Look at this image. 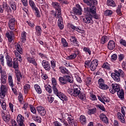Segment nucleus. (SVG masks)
<instances>
[{"label": "nucleus", "instance_id": "nucleus-27", "mask_svg": "<svg viewBox=\"0 0 126 126\" xmlns=\"http://www.w3.org/2000/svg\"><path fill=\"white\" fill-rule=\"evenodd\" d=\"M15 49L20 55H22L23 54V51L22 50V48H21V46H20V45L18 43L15 45Z\"/></svg>", "mask_w": 126, "mask_h": 126}, {"label": "nucleus", "instance_id": "nucleus-2", "mask_svg": "<svg viewBox=\"0 0 126 126\" xmlns=\"http://www.w3.org/2000/svg\"><path fill=\"white\" fill-rule=\"evenodd\" d=\"M85 67H90L92 71H94L97 66H98V61L96 60H93L92 62L88 60L85 62Z\"/></svg>", "mask_w": 126, "mask_h": 126}, {"label": "nucleus", "instance_id": "nucleus-57", "mask_svg": "<svg viewBox=\"0 0 126 126\" xmlns=\"http://www.w3.org/2000/svg\"><path fill=\"white\" fill-rule=\"evenodd\" d=\"M98 83L99 87H100L101 85H102L103 84H104V80H103V79L102 78L99 79L98 81Z\"/></svg>", "mask_w": 126, "mask_h": 126}, {"label": "nucleus", "instance_id": "nucleus-17", "mask_svg": "<svg viewBox=\"0 0 126 126\" xmlns=\"http://www.w3.org/2000/svg\"><path fill=\"white\" fill-rule=\"evenodd\" d=\"M37 111L41 116H45L46 115V110H45V108L42 106H37Z\"/></svg>", "mask_w": 126, "mask_h": 126}, {"label": "nucleus", "instance_id": "nucleus-48", "mask_svg": "<svg viewBox=\"0 0 126 126\" xmlns=\"http://www.w3.org/2000/svg\"><path fill=\"white\" fill-rule=\"evenodd\" d=\"M79 99H81V100L84 101V100L86 99V97L85 96V94H81V93H80V94L79 95Z\"/></svg>", "mask_w": 126, "mask_h": 126}, {"label": "nucleus", "instance_id": "nucleus-30", "mask_svg": "<svg viewBox=\"0 0 126 126\" xmlns=\"http://www.w3.org/2000/svg\"><path fill=\"white\" fill-rule=\"evenodd\" d=\"M6 60L8 66L11 67V66H12V60L11 58L9 57V56H6Z\"/></svg>", "mask_w": 126, "mask_h": 126}, {"label": "nucleus", "instance_id": "nucleus-13", "mask_svg": "<svg viewBox=\"0 0 126 126\" xmlns=\"http://www.w3.org/2000/svg\"><path fill=\"white\" fill-rule=\"evenodd\" d=\"M56 18H59L58 20V26L60 28V29H61V30H63V17H62V15H58L56 17H55Z\"/></svg>", "mask_w": 126, "mask_h": 126}, {"label": "nucleus", "instance_id": "nucleus-15", "mask_svg": "<svg viewBox=\"0 0 126 126\" xmlns=\"http://www.w3.org/2000/svg\"><path fill=\"white\" fill-rule=\"evenodd\" d=\"M42 64L45 70L49 71L51 69V65L48 61L43 60L42 62Z\"/></svg>", "mask_w": 126, "mask_h": 126}, {"label": "nucleus", "instance_id": "nucleus-9", "mask_svg": "<svg viewBox=\"0 0 126 126\" xmlns=\"http://www.w3.org/2000/svg\"><path fill=\"white\" fill-rule=\"evenodd\" d=\"M76 7H73L72 9V12H71L72 14H76V15H81L82 14V9L79 4L76 5Z\"/></svg>", "mask_w": 126, "mask_h": 126}, {"label": "nucleus", "instance_id": "nucleus-47", "mask_svg": "<svg viewBox=\"0 0 126 126\" xmlns=\"http://www.w3.org/2000/svg\"><path fill=\"white\" fill-rule=\"evenodd\" d=\"M2 6L3 8V10H5V11H7V12H8V9H10V7H8V6L6 4H3Z\"/></svg>", "mask_w": 126, "mask_h": 126}, {"label": "nucleus", "instance_id": "nucleus-16", "mask_svg": "<svg viewBox=\"0 0 126 126\" xmlns=\"http://www.w3.org/2000/svg\"><path fill=\"white\" fill-rule=\"evenodd\" d=\"M8 26L10 30H14L15 27V19L14 18H12L9 20Z\"/></svg>", "mask_w": 126, "mask_h": 126}, {"label": "nucleus", "instance_id": "nucleus-39", "mask_svg": "<svg viewBox=\"0 0 126 126\" xmlns=\"http://www.w3.org/2000/svg\"><path fill=\"white\" fill-rule=\"evenodd\" d=\"M70 28L73 30H75V31H77V32H78L79 33L81 32V29H79L78 27H75L73 25H71L70 26Z\"/></svg>", "mask_w": 126, "mask_h": 126}, {"label": "nucleus", "instance_id": "nucleus-41", "mask_svg": "<svg viewBox=\"0 0 126 126\" xmlns=\"http://www.w3.org/2000/svg\"><path fill=\"white\" fill-rule=\"evenodd\" d=\"M46 91H47V92H48V93H50L51 94V93H52L53 92V90H52V87H51V86L50 85H45L44 86Z\"/></svg>", "mask_w": 126, "mask_h": 126}, {"label": "nucleus", "instance_id": "nucleus-59", "mask_svg": "<svg viewBox=\"0 0 126 126\" xmlns=\"http://www.w3.org/2000/svg\"><path fill=\"white\" fill-rule=\"evenodd\" d=\"M117 58L118 56H117V54H114L111 56V61L114 62V61H116V60H117Z\"/></svg>", "mask_w": 126, "mask_h": 126}, {"label": "nucleus", "instance_id": "nucleus-37", "mask_svg": "<svg viewBox=\"0 0 126 126\" xmlns=\"http://www.w3.org/2000/svg\"><path fill=\"white\" fill-rule=\"evenodd\" d=\"M21 41L22 43H25V41H26V32H24L21 33Z\"/></svg>", "mask_w": 126, "mask_h": 126}, {"label": "nucleus", "instance_id": "nucleus-62", "mask_svg": "<svg viewBox=\"0 0 126 126\" xmlns=\"http://www.w3.org/2000/svg\"><path fill=\"white\" fill-rule=\"evenodd\" d=\"M18 99L20 103H22V101H23V96L22 94H19Z\"/></svg>", "mask_w": 126, "mask_h": 126}, {"label": "nucleus", "instance_id": "nucleus-28", "mask_svg": "<svg viewBox=\"0 0 126 126\" xmlns=\"http://www.w3.org/2000/svg\"><path fill=\"white\" fill-rule=\"evenodd\" d=\"M16 76L17 77V80L18 81V82H20V80L22 78V75H21V72H20V71H19L18 70H16Z\"/></svg>", "mask_w": 126, "mask_h": 126}, {"label": "nucleus", "instance_id": "nucleus-34", "mask_svg": "<svg viewBox=\"0 0 126 126\" xmlns=\"http://www.w3.org/2000/svg\"><path fill=\"white\" fill-rule=\"evenodd\" d=\"M34 89L38 93V94H41L42 93V90L41 89V88L39 87V86L38 84L34 85Z\"/></svg>", "mask_w": 126, "mask_h": 126}, {"label": "nucleus", "instance_id": "nucleus-46", "mask_svg": "<svg viewBox=\"0 0 126 126\" xmlns=\"http://www.w3.org/2000/svg\"><path fill=\"white\" fill-rule=\"evenodd\" d=\"M113 14V11L111 10H106V11L104 12V15L106 16H110V15H112Z\"/></svg>", "mask_w": 126, "mask_h": 126}, {"label": "nucleus", "instance_id": "nucleus-12", "mask_svg": "<svg viewBox=\"0 0 126 126\" xmlns=\"http://www.w3.org/2000/svg\"><path fill=\"white\" fill-rule=\"evenodd\" d=\"M8 83L10 86L11 87L14 94L16 95V94H17V92H16V89L13 88L14 87V84H13V80H12V77L11 76H8Z\"/></svg>", "mask_w": 126, "mask_h": 126}, {"label": "nucleus", "instance_id": "nucleus-33", "mask_svg": "<svg viewBox=\"0 0 126 126\" xmlns=\"http://www.w3.org/2000/svg\"><path fill=\"white\" fill-rule=\"evenodd\" d=\"M80 122L81 124H86V117L84 115H81L80 117Z\"/></svg>", "mask_w": 126, "mask_h": 126}, {"label": "nucleus", "instance_id": "nucleus-32", "mask_svg": "<svg viewBox=\"0 0 126 126\" xmlns=\"http://www.w3.org/2000/svg\"><path fill=\"white\" fill-rule=\"evenodd\" d=\"M65 78H66L67 82L69 83H73V78L71 77L70 75H65Z\"/></svg>", "mask_w": 126, "mask_h": 126}, {"label": "nucleus", "instance_id": "nucleus-4", "mask_svg": "<svg viewBox=\"0 0 126 126\" xmlns=\"http://www.w3.org/2000/svg\"><path fill=\"white\" fill-rule=\"evenodd\" d=\"M85 3H86L88 6L90 7L84 8V11L86 12V10L89 9V10H91V8L93 9V7H96L95 5H97V0H83Z\"/></svg>", "mask_w": 126, "mask_h": 126}, {"label": "nucleus", "instance_id": "nucleus-51", "mask_svg": "<svg viewBox=\"0 0 126 126\" xmlns=\"http://www.w3.org/2000/svg\"><path fill=\"white\" fill-rule=\"evenodd\" d=\"M107 41V36H103L101 37V44H105V43H106V42Z\"/></svg>", "mask_w": 126, "mask_h": 126}, {"label": "nucleus", "instance_id": "nucleus-40", "mask_svg": "<svg viewBox=\"0 0 126 126\" xmlns=\"http://www.w3.org/2000/svg\"><path fill=\"white\" fill-rule=\"evenodd\" d=\"M30 84H26L25 86H24V90L25 93H27L29 90H30Z\"/></svg>", "mask_w": 126, "mask_h": 126}, {"label": "nucleus", "instance_id": "nucleus-26", "mask_svg": "<svg viewBox=\"0 0 126 126\" xmlns=\"http://www.w3.org/2000/svg\"><path fill=\"white\" fill-rule=\"evenodd\" d=\"M59 80L62 85H64L67 84V81L66 80L65 76H63V77H60Z\"/></svg>", "mask_w": 126, "mask_h": 126}, {"label": "nucleus", "instance_id": "nucleus-23", "mask_svg": "<svg viewBox=\"0 0 126 126\" xmlns=\"http://www.w3.org/2000/svg\"><path fill=\"white\" fill-rule=\"evenodd\" d=\"M117 95L121 99V100H124L125 99V92L123 89L119 90V91L117 92Z\"/></svg>", "mask_w": 126, "mask_h": 126}, {"label": "nucleus", "instance_id": "nucleus-14", "mask_svg": "<svg viewBox=\"0 0 126 126\" xmlns=\"http://www.w3.org/2000/svg\"><path fill=\"white\" fill-rule=\"evenodd\" d=\"M83 20V23L86 24H93V20L90 16L87 15Z\"/></svg>", "mask_w": 126, "mask_h": 126}, {"label": "nucleus", "instance_id": "nucleus-31", "mask_svg": "<svg viewBox=\"0 0 126 126\" xmlns=\"http://www.w3.org/2000/svg\"><path fill=\"white\" fill-rule=\"evenodd\" d=\"M60 69L62 73H63V74H68L69 73V71L64 67L61 66L60 67Z\"/></svg>", "mask_w": 126, "mask_h": 126}, {"label": "nucleus", "instance_id": "nucleus-64", "mask_svg": "<svg viewBox=\"0 0 126 126\" xmlns=\"http://www.w3.org/2000/svg\"><path fill=\"white\" fill-rule=\"evenodd\" d=\"M122 68L124 70H126V63L125 62H123L122 63Z\"/></svg>", "mask_w": 126, "mask_h": 126}, {"label": "nucleus", "instance_id": "nucleus-19", "mask_svg": "<svg viewBox=\"0 0 126 126\" xmlns=\"http://www.w3.org/2000/svg\"><path fill=\"white\" fill-rule=\"evenodd\" d=\"M99 118L101 121H102V122H103L105 124H109V120H108V118L107 117V116H106L105 114L103 113L100 114V115H99Z\"/></svg>", "mask_w": 126, "mask_h": 126}, {"label": "nucleus", "instance_id": "nucleus-38", "mask_svg": "<svg viewBox=\"0 0 126 126\" xmlns=\"http://www.w3.org/2000/svg\"><path fill=\"white\" fill-rule=\"evenodd\" d=\"M27 60L28 61L29 63H32V64H34V65H37V63L35 61L34 58L28 57L27 58Z\"/></svg>", "mask_w": 126, "mask_h": 126}, {"label": "nucleus", "instance_id": "nucleus-63", "mask_svg": "<svg viewBox=\"0 0 126 126\" xmlns=\"http://www.w3.org/2000/svg\"><path fill=\"white\" fill-rule=\"evenodd\" d=\"M125 58V55L124 54H120L119 55V60L120 62H122Z\"/></svg>", "mask_w": 126, "mask_h": 126}, {"label": "nucleus", "instance_id": "nucleus-8", "mask_svg": "<svg viewBox=\"0 0 126 126\" xmlns=\"http://www.w3.org/2000/svg\"><path fill=\"white\" fill-rule=\"evenodd\" d=\"M121 90L120 85L118 84H112L111 88L109 89V92L111 94H115L116 92H118Z\"/></svg>", "mask_w": 126, "mask_h": 126}, {"label": "nucleus", "instance_id": "nucleus-54", "mask_svg": "<svg viewBox=\"0 0 126 126\" xmlns=\"http://www.w3.org/2000/svg\"><path fill=\"white\" fill-rule=\"evenodd\" d=\"M13 64L14 68L15 69H16V68H18V62L17 61H14Z\"/></svg>", "mask_w": 126, "mask_h": 126}, {"label": "nucleus", "instance_id": "nucleus-7", "mask_svg": "<svg viewBox=\"0 0 126 126\" xmlns=\"http://www.w3.org/2000/svg\"><path fill=\"white\" fill-rule=\"evenodd\" d=\"M29 2L32 9L34 10L35 12L36 16H37V17H41V15H40V11H39V9L36 7V5L35 4L34 1L32 0H30Z\"/></svg>", "mask_w": 126, "mask_h": 126}, {"label": "nucleus", "instance_id": "nucleus-22", "mask_svg": "<svg viewBox=\"0 0 126 126\" xmlns=\"http://www.w3.org/2000/svg\"><path fill=\"white\" fill-rule=\"evenodd\" d=\"M1 115L3 121H4V122H6V123H8V122L10 121V117L9 116V115L5 114V113H3V112H1Z\"/></svg>", "mask_w": 126, "mask_h": 126}, {"label": "nucleus", "instance_id": "nucleus-24", "mask_svg": "<svg viewBox=\"0 0 126 126\" xmlns=\"http://www.w3.org/2000/svg\"><path fill=\"white\" fill-rule=\"evenodd\" d=\"M57 96H58V97H59V98L62 101H67V97H66L63 93L59 92V94H57Z\"/></svg>", "mask_w": 126, "mask_h": 126}, {"label": "nucleus", "instance_id": "nucleus-42", "mask_svg": "<svg viewBox=\"0 0 126 126\" xmlns=\"http://www.w3.org/2000/svg\"><path fill=\"white\" fill-rule=\"evenodd\" d=\"M102 67L106 69H111V65L108 63H105L102 65Z\"/></svg>", "mask_w": 126, "mask_h": 126}, {"label": "nucleus", "instance_id": "nucleus-56", "mask_svg": "<svg viewBox=\"0 0 126 126\" xmlns=\"http://www.w3.org/2000/svg\"><path fill=\"white\" fill-rule=\"evenodd\" d=\"M102 101L101 100V102L102 103H103L104 105L106 104L105 102H106V103H109V100H108V99H107V98L105 96H102Z\"/></svg>", "mask_w": 126, "mask_h": 126}, {"label": "nucleus", "instance_id": "nucleus-43", "mask_svg": "<svg viewBox=\"0 0 126 126\" xmlns=\"http://www.w3.org/2000/svg\"><path fill=\"white\" fill-rule=\"evenodd\" d=\"M0 103L3 110H6V103L2 100H0Z\"/></svg>", "mask_w": 126, "mask_h": 126}, {"label": "nucleus", "instance_id": "nucleus-5", "mask_svg": "<svg viewBox=\"0 0 126 126\" xmlns=\"http://www.w3.org/2000/svg\"><path fill=\"white\" fill-rule=\"evenodd\" d=\"M80 90H81V89L79 88H76L73 89L70 88L67 90V93L71 96L77 97V96H79L80 93H81Z\"/></svg>", "mask_w": 126, "mask_h": 126}, {"label": "nucleus", "instance_id": "nucleus-25", "mask_svg": "<svg viewBox=\"0 0 126 126\" xmlns=\"http://www.w3.org/2000/svg\"><path fill=\"white\" fill-rule=\"evenodd\" d=\"M117 118L121 123H123V124L126 122L125 120V116H124L123 114H122V113L120 112L117 113Z\"/></svg>", "mask_w": 126, "mask_h": 126}, {"label": "nucleus", "instance_id": "nucleus-53", "mask_svg": "<svg viewBox=\"0 0 126 126\" xmlns=\"http://www.w3.org/2000/svg\"><path fill=\"white\" fill-rule=\"evenodd\" d=\"M67 121L68 122V124L70 125V126L71 125H72L74 123H75L74 122H73V118H71V117H68L67 118Z\"/></svg>", "mask_w": 126, "mask_h": 126}, {"label": "nucleus", "instance_id": "nucleus-61", "mask_svg": "<svg viewBox=\"0 0 126 126\" xmlns=\"http://www.w3.org/2000/svg\"><path fill=\"white\" fill-rule=\"evenodd\" d=\"M97 107L98 108H99V109H100V110H101L102 111H103L104 112H106V109L105 108L104 106L98 104L97 105Z\"/></svg>", "mask_w": 126, "mask_h": 126}, {"label": "nucleus", "instance_id": "nucleus-18", "mask_svg": "<svg viewBox=\"0 0 126 126\" xmlns=\"http://www.w3.org/2000/svg\"><path fill=\"white\" fill-rule=\"evenodd\" d=\"M70 42L76 47H78L79 45L78 44V41H77V39L74 36H71L70 38Z\"/></svg>", "mask_w": 126, "mask_h": 126}, {"label": "nucleus", "instance_id": "nucleus-29", "mask_svg": "<svg viewBox=\"0 0 126 126\" xmlns=\"http://www.w3.org/2000/svg\"><path fill=\"white\" fill-rule=\"evenodd\" d=\"M32 120L34 121V122H36V123H41L42 122L41 117L36 115L32 116Z\"/></svg>", "mask_w": 126, "mask_h": 126}, {"label": "nucleus", "instance_id": "nucleus-55", "mask_svg": "<svg viewBox=\"0 0 126 126\" xmlns=\"http://www.w3.org/2000/svg\"><path fill=\"white\" fill-rule=\"evenodd\" d=\"M83 51L86 53H88L89 55H91V50H90L89 48L84 47L83 48Z\"/></svg>", "mask_w": 126, "mask_h": 126}, {"label": "nucleus", "instance_id": "nucleus-3", "mask_svg": "<svg viewBox=\"0 0 126 126\" xmlns=\"http://www.w3.org/2000/svg\"><path fill=\"white\" fill-rule=\"evenodd\" d=\"M85 13L86 15L93 17L94 19H99V16L96 13V7H93V8H91L90 10L89 8L87 9Z\"/></svg>", "mask_w": 126, "mask_h": 126}, {"label": "nucleus", "instance_id": "nucleus-10", "mask_svg": "<svg viewBox=\"0 0 126 126\" xmlns=\"http://www.w3.org/2000/svg\"><path fill=\"white\" fill-rule=\"evenodd\" d=\"M6 94H7V88H6V86L1 85L0 88V96L4 98Z\"/></svg>", "mask_w": 126, "mask_h": 126}, {"label": "nucleus", "instance_id": "nucleus-1", "mask_svg": "<svg viewBox=\"0 0 126 126\" xmlns=\"http://www.w3.org/2000/svg\"><path fill=\"white\" fill-rule=\"evenodd\" d=\"M111 77L113 78V80L116 82H120L121 76L123 78H124L126 74L123 70L119 69L118 70H115L114 73H111Z\"/></svg>", "mask_w": 126, "mask_h": 126}, {"label": "nucleus", "instance_id": "nucleus-50", "mask_svg": "<svg viewBox=\"0 0 126 126\" xmlns=\"http://www.w3.org/2000/svg\"><path fill=\"white\" fill-rule=\"evenodd\" d=\"M99 88L100 89H103V90H107V89H108V88H109V87L108 86V85H107L105 84H103L102 85H101L99 87Z\"/></svg>", "mask_w": 126, "mask_h": 126}, {"label": "nucleus", "instance_id": "nucleus-52", "mask_svg": "<svg viewBox=\"0 0 126 126\" xmlns=\"http://www.w3.org/2000/svg\"><path fill=\"white\" fill-rule=\"evenodd\" d=\"M62 43L63 47H67V42H66L64 38H62Z\"/></svg>", "mask_w": 126, "mask_h": 126}, {"label": "nucleus", "instance_id": "nucleus-58", "mask_svg": "<svg viewBox=\"0 0 126 126\" xmlns=\"http://www.w3.org/2000/svg\"><path fill=\"white\" fill-rule=\"evenodd\" d=\"M22 3L23 5L24 6H27L28 5V0H21Z\"/></svg>", "mask_w": 126, "mask_h": 126}, {"label": "nucleus", "instance_id": "nucleus-20", "mask_svg": "<svg viewBox=\"0 0 126 126\" xmlns=\"http://www.w3.org/2000/svg\"><path fill=\"white\" fill-rule=\"evenodd\" d=\"M115 48H116V43H115V41L113 40L109 41L108 44V48L109 50L112 51V50H114Z\"/></svg>", "mask_w": 126, "mask_h": 126}, {"label": "nucleus", "instance_id": "nucleus-11", "mask_svg": "<svg viewBox=\"0 0 126 126\" xmlns=\"http://www.w3.org/2000/svg\"><path fill=\"white\" fill-rule=\"evenodd\" d=\"M16 121L19 126H25V125H24V117L22 116L21 114H19L17 116Z\"/></svg>", "mask_w": 126, "mask_h": 126}, {"label": "nucleus", "instance_id": "nucleus-45", "mask_svg": "<svg viewBox=\"0 0 126 126\" xmlns=\"http://www.w3.org/2000/svg\"><path fill=\"white\" fill-rule=\"evenodd\" d=\"M95 113H96V108L89 109L88 111V115H92L95 114Z\"/></svg>", "mask_w": 126, "mask_h": 126}, {"label": "nucleus", "instance_id": "nucleus-60", "mask_svg": "<svg viewBox=\"0 0 126 126\" xmlns=\"http://www.w3.org/2000/svg\"><path fill=\"white\" fill-rule=\"evenodd\" d=\"M1 82L2 84H5L6 83V77H1Z\"/></svg>", "mask_w": 126, "mask_h": 126}, {"label": "nucleus", "instance_id": "nucleus-49", "mask_svg": "<svg viewBox=\"0 0 126 126\" xmlns=\"http://www.w3.org/2000/svg\"><path fill=\"white\" fill-rule=\"evenodd\" d=\"M76 54L74 53L69 56H68L66 59L67 60H72V59H75L76 58Z\"/></svg>", "mask_w": 126, "mask_h": 126}, {"label": "nucleus", "instance_id": "nucleus-6", "mask_svg": "<svg viewBox=\"0 0 126 126\" xmlns=\"http://www.w3.org/2000/svg\"><path fill=\"white\" fill-rule=\"evenodd\" d=\"M52 5L56 9L55 16H59L62 15V11H61V6L60 4L57 2H53Z\"/></svg>", "mask_w": 126, "mask_h": 126}, {"label": "nucleus", "instance_id": "nucleus-35", "mask_svg": "<svg viewBox=\"0 0 126 126\" xmlns=\"http://www.w3.org/2000/svg\"><path fill=\"white\" fill-rule=\"evenodd\" d=\"M107 4L108 6H112L113 7H115V6H116V3L113 0H107Z\"/></svg>", "mask_w": 126, "mask_h": 126}, {"label": "nucleus", "instance_id": "nucleus-44", "mask_svg": "<svg viewBox=\"0 0 126 126\" xmlns=\"http://www.w3.org/2000/svg\"><path fill=\"white\" fill-rule=\"evenodd\" d=\"M52 89L53 90V92L54 94L57 95V94H59V90H58V88H57V86H53Z\"/></svg>", "mask_w": 126, "mask_h": 126}, {"label": "nucleus", "instance_id": "nucleus-21", "mask_svg": "<svg viewBox=\"0 0 126 126\" xmlns=\"http://www.w3.org/2000/svg\"><path fill=\"white\" fill-rule=\"evenodd\" d=\"M9 5L10 6L11 8L14 11L16 10V2H15V1L14 0H10L9 1Z\"/></svg>", "mask_w": 126, "mask_h": 126}, {"label": "nucleus", "instance_id": "nucleus-36", "mask_svg": "<svg viewBox=\"0 0 126 126\" xmlns=\"http://www.w3.org/2000/svg\"><path fill=\"white\" fill-rule=\"evenodd\" d=\"M35 31L37 33V36H41V33H42V29H41V27L39 26H37L35 27Z\"/></svg>", "mask_w": 126, "mask_h": 126}]
</instances>
